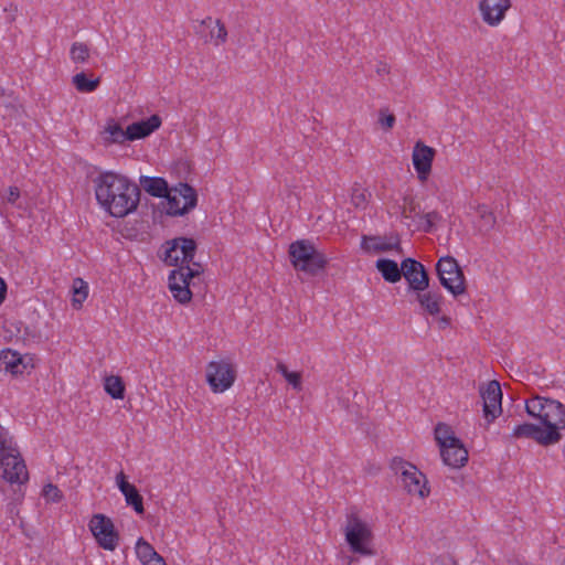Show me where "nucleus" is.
Listing matches in <instances>:
<instances>
[{
	"mask_svg": "<svg viewBox=\"0 0 565 565\" xmlns=\"http://www.w3.org/2000/svg\"><path fill=\"white\" fill-rule=\"evenodd\" d=\"M376 269L381 273L383 279L387 282L395 284L401 280L403 273V262L401 267L393 259L381 258L375 263Z\"/></svg>",
	"mask_w": 565,
	"mask_h": 565,
	"instance_id": "393cba45",
	"label": "nucleus"
},
{
	"mask_svg": "<svg viewBox=\"0 0 565 565\" xmlns=\"http://www.w3.org/2000/svg\"><path fill=\"white\" fill-rule=\"evenodd\" d=\"M440 456L444 463L451 468H461L468 461V451L460 439L441 448Z\"/></svg>",
	"mask_w": 565,
	"mask_h": 565,
	"instance_id": "412c9836",
	"label": "nucleus"
},
{
	"mask_svg": "<svg viewBox=\"0 0 565 565\" xmlns=\"http://www.w3.org/2000/svg\"><path fill=\"white\" fill-rule=\"evenodd\" d=\"M436 273L440 285L454 297L466 292V278L456 258L452 256L440 257L436 264Z\"/></svg>",
	"mask_w": 565,
	"mask_h": 565,
	"instance_id": "423d86ee",
	"label": "nucleus"
},
{
	"mask_svg": "<svg viewBox=\"0 0 565 565\" xmlns=\"http://www.w3.org/2000/svg\"><path fill=\"white\" fill-rule=\"evenodd\" d=\"M20 198V189L18 186H10L7 191L4 199L8 203L15 204Z\"/></svg>",
	"mask_w": 565,
	"mask_h": 565,
	"instance_id": "79ce46f5",
	"label": "nucleus"
},
{
	"mask_svg": "<svg viewBox=\"0 0 565 565\" xmlns=\"http://www.w3.org/2000/svg\"><path fill=\"white\" fill-rule=\"evenodd\" d=\"M510 0H481L479 10L483 21L489 25H498L510 9Z\"/></svg>",
	"mask_w": 565,
	"mask_h": 565,
	"instance_id": "a211bd4d",
	"label": "nucleus"
},
{
	"mask_svg": "<svg viewBox=\"0 0 565 565\" xmlns=\"http://www.w3.org/2000/svg\"><path fill=\"white\" fill-rule=\"evenodd\" d=\"M435 439L439 448H444L447 444L459 443L451 429V427L445 423H438L435 427Z\"/></svg>",
	"mask_w": 565,
	"mask_h": 565,
	"instance_id": "7c9ffc66",
	"label": "nucleus"
},
{
	"mask_svg": "<svg viewBox=\"0 0 565 565\" xmlns=\"http://www.w3.org/2000/svg\"><path fill=\"white\" fill-rule=\"evenodd\" d=\"M416 301L423 312L436 317L441 312L444 297L438 289H424V291L415 292Z\"/></svg>",
	"mask_w": 565,
	"mask_h": 565,
	"instance_id": "6ab92c4d",
	"label": "nucleus"
},
{
	"mask_svg": "<svg viewBox=\"0 0 565 565\" xmlns=\"http://www.w3.org/2000/svg\"><path fill=\"white\" fill-rule=\"evenodd\" d=\"M451 319L448 316H441L438 318V326L440 329H446L450 326Z\"/></svg>",
	"mask_w": 565,
	"mask_h": 565,
	"instance_id": "37998d69",
	"label": "nucleus"
},
{
	"mask_svg": "<svg viewBox=\"0 0 565 565\" xmlns=\"http://www.w3.org/2000/svg\"><path fill=\"white\" fill-rule=\"evenodd\" d=\"M100 138L106 147L114 143L122 145L128 140V134L117 120L109 118L100 131Z\"/></svg>",
	"mask_w": 565,
	"mask_h": 565,
	"instance_id": "5701e85b",
	"label": "nucleus"
},
{
	"mask_svg": "<svg viewBox=\"0 0 565 565\" xmlns=\"http://www.w3.org/2000/svg\"><path fill=\"white\" fill-rule=\"evenodd\" d=\"M391 469L401 475L404 489L411 495L426 498L429 494L427 479L417 467L401 457H394L391 461Z\"/></svg>",
	"mask_w": 565,
	"mask_h": 565,
	"instance_id": "39448f33",
	"label": "nucleus"
},
{
	"mask_svg": "<svg viewBox=\"0 0 565 565\" xmlns=\"http://www.w3.org/2000/svg\"><path fill=\"white\" fill-rule=\"evenodd\" d=\"M117 486L125 497L126 503L135 510L137 514H143V498L137 488L126 480V475L120 471L116 477Z\"/></svg>",
	"mask_w": 565,
	"mask_h": 565,
	"instance_id": "aec40b11",
	"label": "nucleus"
},
{
	"mask_svg": "<svg viewBox=\"0 0 565 565\" xmlns=\"http://www.w3.org/2000/svg\"><path fill=\"white\" fill-rule=\"evenodd\" d=\"M72 83L75 88L81 93H92L97 89L100 84V78L89 79L84 72L77 73L73 76Z\"/></svg>",
	"mask_w": 565,
	"mask_h": 565,
	"instance_id": "2f4dec72",
	"label": "nucleus"
},
{
	"mask_svg": "<svg viewBox=\"0 0 565 565\" xmlns=\"http://www.w3.org/2000/svg\"><path fill=\"white\" fill-rule=\"evenodd\" d=\"M4 95V88L0 87V97Z\"/></svg>",
	"mask_w": 565,
	"mask_h": 565,
	"instance_id": "a18cd8bd",
	"label": "nucleus"
},
{
	"mask_svg": "<svg viewBox=\"0 0 565 565\" xmlns=\"http://www.w3.org/2000/svg\"><path fill=\"white\" fill-rule=\"evenodd\" d=\"M345 539L351 550L361 555H372L366 544L372 540V532L358 516L351 515L345 527Z\"/></svg>",
	"mask_w": 565,
	"mask_h": 565,
	"instance_id": "9b49d317",
	"label": "nucleus"
},
{
	"mask_svg": "<svg viewBox=\"0 0 565 565\" xmlns=\"http://www.w3.org/2000/svg\"><path fill=\"white\" fill-rule=\"evenodd\" d=\"M191 273H183L182 270L173 269L169 275V289L173 298L185 305L192 299V291L190 289Z\"/></svg>",
	"mask_w": 565,
	"mask_h": 565,
	"instance_id": "f3484780",
	"label": "nucleus"
},
{
	"mask_svg": "<svg viewBox=\"0 0 565 565\" xmlns=\"http://www.w3.org/2000/svg\"><path fill=\"white\" fill-rule=\"evenodd\" d=\"M381 72H386L385 66H384L383 68H379V70H377V73H381Z\"/></svg>",
	"mask_w": 565,
	"mask_h": 565,
	"instance_id": "49530a36",
	"label": "nucleus"
},
{
	"mask_svg": "<svg viewBox=\"0 0 565 565\" xmlns=\"http://www.w3.org/2000/svg\"><path fill=\"white\" fill-rule=\"evenodd\" d=\"M0 468L3 469V478L10 483L19 486L29 481V471L12 437L0 431Z\"/></svg>",
	"mask_w": 565,
	"mask_h": 565,
	"instance_id": "20e7f679",
	"label": "nucleus"
},
{
	"mask_svg": "<svg viewBox=\"0 0 565 565\" xmlns=\"http://www.w3.org/2000/svg\"><path fill=\"white\" fill-rule=\"evenodd\" d=\"M161 125L159 115H152L146 120L134 122L127 127L128 140L142 139L151 135Z\"/></svg>",
	"mask_w": 565,
	"mask_h": 565,
	"instance_id": "4be33fe9",
	"label": "nucleus"
},
{
	"mask_svg": "<svg viewBox=\"0 0 565 565\" xmlns=\"http://www.w3.org/2000/svg\"><path fill=\"white\" fill-rule=\"evenodd\" d=\"M422 218L424 220V225L422 226V230L425 233H429L433 231L435 222L439 221L441 216L438 212L433 211L422 215Z\"/></svg>",
	"mask_w": 565,
	"mask_h": 565,
	"instance_id": "58836bf2",
	"label": "nucleus"
},
{
	"mask_svg": "<svg viewBox=\"0 0 565 565\" xmlns=\"http://www.w3.org/2000/svg\"><path fill=\"white\" fill-rule=\"evenodd\" d=\"M94 184L97 202L111 216L125 217L137 210L141 191L126 175L106 171L94 179Z\"/></svg>",
	"mask_w": 565,
	"mask_h": 565,
	"instance_id": "f257e3e1",
	"label": "nucleus"
},
{
	"mask_svg": "<svg viewBox=\"0 0 565 565\" xmlns=\"http://www.w3.org/2000/svg\"><path fill=\"white\" fill-rule=\"evenodd\" d=\"M166 213L170 216H182L194 209L198 203L196 191L188 183L180 182L166 195Z\"/></svg>",
	"mask_w": 565,
	"mask_h": 565,
	"instance_id": "0eeeda50",
	"label": "nucleus"
},
{
	"mask_svg": "<svg viewBox=\"0 0 565 565\" xmlns=\"http://www.w3.org/2000/svg\"><path fill=\"white\" fill-rule=\"evenodd\" d=\"M289 259L296 270L310 276L323 271L329 263L326 254L316 248L309 239H299L289 245Z\"/></svg>",
	"mask_w": 565,
	"mask_h": 565,
	"instance_id": "7ed1b4c3",
	"label": "nucleus"
},
{
	"mask_svg": "<svg viewBox=\"0 0 565 565\" xmlns=\"http://www.w3.org/2000/svg\"><path fill=\"white\" fill-rule=\"evenodd\" d=\"M0 362L7 372L12 375L22 374L26 369L28 363L24 358L17 351L4 349L0 353Z\"/></svg>",
	"mask_w": 565,
	"mask_h": 565,
	"instance_id": "b1692460",
	"label": "nucleus"
},
{
	"mask_svg": "<svg viewBox=\"0 0 565 565\" xmlns=\"http://www.w3.org/2000/svg\"><path fill=\"white\" fill-rule=\"evenodd\" d=\"M88 527L98 545L106 551H115L119 543V533L113 521L105 514H94Z\"/></svg>",
	"mask_w": 565,
	"mask_h": 565,
	"instance_id": "6e6552de",
	"label": "nucleus"
},
{
	"mask_svg": "<svg viewBox=\"0 0 565 565\" xmlns=\"http://www.w3.org/2000/svg\"><path fill=\"white\" fill-rule=\"evenodd\" d=\"M236 371L232 363L221 360L206 365V381L214 393H223L235 382Z\"/></svg>",
	"mask_w": 565,
	"mask_h": 565,
	"instance_id": "1a4fd4ad",
	"label": "nucleus"
},
{
	"mask_svg": "<svg viewBox=\"0 0 565 565\" xmlns=\"http://www.w3.org/2000/svg\"><path fill=\"white\" fill-rule=\"evenodd\" d=\"M136 554L143 565H153L162 562L160 556L151 544L140 537L136 543Z\"/></svg>",
	"mask_w": 565,
	"mask_h": 565,
	"instance_id": "cd10ccee",
	"label": "nucleus"
},
{
	"mask_svg": "<svg viewBox=\"0 0 565 565\" xmlns=\"http://www.w3.org/2000/svg\"><path fill=\"white\" fill-rule=\"evenodd\" d=\"M477 213L479 215L478 228L481 233H489L494 228L497 217L486 204H479L477 206Z\"/></svg>",
	"mask_w": 565,
	"mask_h": 565,
	"instance_id": "c85d7f7f",
	"label": "nucleus"
},
{
	"mask_svg": "<svg viewBox=\"0 0 565 565\" xmlns=\"http://www.w3.org/2000/svg\"><path fill=\"white\" fill-rule=\"evenodd\" d=\"M512 436L515 438H531L542 446H551L562 439V434H556L554 430H544L543 427L532 423L515 426Z\"/></svg>",
	"mask_w": 565,
	"mask_h": 565,
	"instance_id": "2eb2a0df",
	"label": "nucleus"
},
{
	"mask_svg": "<svg viewBox=\"0 0 565 565\" xmlns=\"http://www.w3.org/2000/svg\"><path fill=\"white\" fill-rule=\"evenodd\" d=\"M192 264V267L190 266V264H184L183 266H179V268H177L178 270H182L183 273H191V280L195 277H199L201 275V273L203 271V268L201 266V264L199 263H195V262H191Z\"/></svg>",
	"mask_w": 565,
	"mask_h": 565,
	"instance_id": "ea45409f",
	"label": "nucleus"
},
{
	"mask_svg": "<svg viewBox=\"0 0 565 565\" xmlns=\"http://www.w3.org/2000/svg\"><path fill=\"white\" fill-rule=\"evenodd\" d=\"M70 54L74 63H85L89 58V49L85 43L75 42L71 46Z\"/></svg>",
	"mask_w": 565,
	"mask_h": 565,
	"instance_id": "f704fd0d",
	"label": "nucleus"
},
{
	"mask_svg": "<svg viewBox=\"0 0 565 565\" xmlns=\"http://www.w3.org/2000/svg\"><path fill=\"white\" fill-rule=\"evenodd\" d=\"M88 296L87 282L82 278H75L73 281V307L79 309Z\"/></svg>",
	"mask_w": 565,
	"mask_h": 565,
	"instance_id": "473e14b6",
	"label": "nucleus"
},
{
	"mask_svg": "<svg viewBox=\"0 0 565 565\" xmlns=\"http://www.w3.org/2000/svg\"><path fill=\"white\" fill-rule=\"evenodd\" d=\"M164 263L169 266H183L191 264L196 252V243L193 238L177 237L167 242Z\"/></svg>",
	"mask_w": 565,
	"mask_h": 565,
	"instance_id": "9d476101",
	"label": "nucleus"
},
{
	"mask_svg": "<svg viewBox=\"0 0 565 565\" xmlns=\"http://www.w3.org/2000/svg\"><path fill=\"white\" fill-rule=\"evenodd\" d=\"M7 294V285L2 278H0V303L4 300Z\"/></svg>",
	"mask_w": 565,
	"mask_h": 565,
	"instance_id": "c03bdc74",
	"label": "nucleus"
},
{
	"mask_svg": "<svg viewBox=\"0 0 565 565\" xmlns=\"http://www.w3.org/2000/svg\"><path fill=\"white\" fill-rule=\"evenodd\" d=\"M194 33L204 43H213L215 46L225 44L228 36L224 22L212 17L198 20L194 25Z\"/></svg>",
	"mask_w": 565,
	"mask_h": 565,
	"instance_id": "f8f14e48",
	"label": "nucleus"
},
{
	"mask_svg": "<svg viewBox=\"0 0 565 565\" xmlns=\"http://www.w3.org/2000/svg\"><path fill=\"white\" fill-rule=\"evenodd\" d=\"M396 118L394 114L388 113L387 108H382L379 111V122L384 130H390L394 127Z\"/></svg>",
	"mask_w": 565,
	"mask_h": 565,
	"instance_id": "4c0bfd02",
	"label": "nucleus"
},
{
	"mask_svg": "<svg viewBox=\"0 0 565 565\" xmlns=\"http://www.w3.org/2000/svg\"><path fill=\"white\" fill-rule=\"evenodd\" d=\"M480 396L483 404V415L488 423L493 422L502 413V391L498 381H490L481 386Z\"/></svg>",
	"mask_w": 565,
	"mask_h": 565,
	"instance_id": "ddd939ff",
	"label": "nucleus"
},
{
	"mask_svg": "<svg viewBox=\"0 0 565 565\" xmlns=\"http://www.w3.org/2000/svg\"><path fill=\"white\" fill-rule=\"evenodd\" d=\"M436 150L422 141H417L413 149V166L420 181H426L431 172V164Z\"/></svg>",
	"mask_w": 565,
	"mask_h": 565,
	"instance_id": "dca6fc26",
	"label": "nucleus"
},
{
	"mask_svg": "<svg viewBox=\"0 0 565 565\" xmlns=\"http://www.w3.org/2000/svg\"><path fill=\"white\" fill-rule=\"evenodd\" d=\"M277 371L286 379V381L297 391L302 390L301 374L298 372H289L287 366L279 362Z\"/></svg>",
	"mask_w": 565,
	"mask_h": 565,
	"instance_id": "72a5a7b5",
	"label": "nucleus"
},
{
	"mask_svg": "<svg viewBox=\"0 0 565 565\" xmlns=\"http://www.w3.org/2000/svg\"><path fill=\"white\" fill-rule=\"evenodd\" d=\"M42 495L44 497V499L47 502H53V503H57V502L62 501V499H63L62 491L57 488V486H55L53 483H47L44 486Z\"/></svg>",
	"mask_w": 565,
	"mask_h": 565,
	"instance_id": "e433bc0d",
	"label": "nucleus"
},
{
	"mask_svg": "<svg viewBox=\"0 0 565 565\" xmlns=\"http://www.w3.org/2000/svg\"><path fill=\"white\" fill-rule=\"evenodd\" d=\"M402 277L407 281L408 289L414 292L424 291L429 287V275L425 266L414 258L408 257L403 260Z\"/></svg>",
	"mask_w": 565,
	"mask_h": 565,
	"instance_id": "4468645a",
	"label": "nucleus"
},
{
	"mask_svg": "<svg viewBox=\"0 0 565 565\" xmlns=\"http://www.w3.org/2000/svg\"><path fill=\"white\" fill-rule=\"evenodd\" d=\"M104 387L106 393L114 399H122L125 397V384L120 376H107Z\"/></svg>",
	"mask_w": 565,
	"mask_h": 565,
	"instance_id": "c756f323",
	"label": "nucleus"
},
{
	"mask_svg": "<svg viewBox=\"0 0 565 565\" xmlns=\"http://www.w3.org/2000/svg\"><path fill=\"white\" fill-rule=\"evenodd\" d=\"M362 248L366 250H374L376 253L388 252L393 249L399 250L401 242L397 235L395 236L394 242H385L384 238L380 236H363Z\"/></svg>",
	"mask_w": 565,
	"mask_h": 565,
	"instance_id": "a878e982",
	"label": "nucleus"
},
{
	"mask_svg": "<svg viewBox=\"0 0 565 565\" xmlns=\"http://www.w3.org/2000/svg\"><path fill=\"white\" fill-rule=\"evenodd\" d=\"M140 184L147 193L156 198H166L169 191L167 181L160 177H141Z\"/></svg>",
	"mask_w": 565,
	"mask_h": 565,
	"instance_id": "bb28decb",
	"label": "nucleus"
},
{
	"mask_svg": "<svg viewBox=\"0 0 565 565\" xmlns=\"http://www.w3.org/2000/svg\"><path fill=\"white\" fill-rule=\"evenodd\" d=\"M370 193L360 185L354 184L351 193V202L356 209H365Z\"/></svg>",
	"mask_w": 565,
	"mask_h": 565,
	"instance_id": "c9c22d12",
	"label": "nucleus"
},
{
	"mask_svg": "<svg viewBox=\"0 0 565 565\" xmlns=\"http://www.w3.org/2000/svg\"><path fill=\"white\" fill-rule=\"evenodd\" d=\"M529 416L540 420L544 430L561 434L565 429V406L553 398L535 395L525 402Z\"/></svg>",
	"mask_w": 565,
	"mask_h": 565,
	"instance_id": "f03ea898",
	"label": "nucleus"
},
{
	"mask_svg": "<svg viewBox=\"0 0 565 565\" xmlns=\"http://www.w3.org/2000/svg\"><path fill=\"white\" fill-rule=\"evenodd\" d=\"M404 202L408 203V209L404 207L402 211V216L405 218L411 217L413 214L418 215L416 212V204L412 198H404Z\"/></svg>",
	"mask_w": 565,
	"mask_h": 565,
	"instance_id": "a19ab883",
	"label": "nucleus"
}]
</instances>
